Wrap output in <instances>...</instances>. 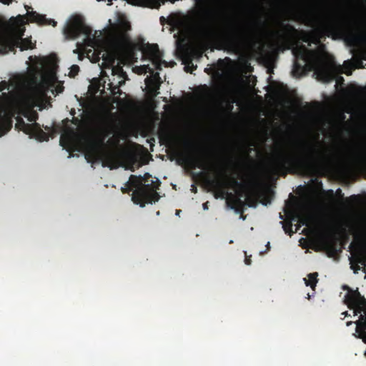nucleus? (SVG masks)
<instances>
[{"label":"nucleus","instance_id":"nucleus-18","mask_svg":"<svg viewBox=\"0 0 366 366\" xmlns=\"http://www.w3.org/2000/svg\"><path fill=\"white\" fill-rule=\"evenodd\" d=\"M228 204L230 208L234 209L237 213H242V206L244 202L241 200L239 197H233L232 202H228Z\"/></svg>","mask_w":366,"mask_h":366},{"label":"nucleus","instance_id":"nucleus-19","mask_svg":"<svg viewBox=\"0 0 366 366\" xmlns=\"http://www.w3.org/2000/svg\"><path fill=\"white\" fill-rule=\"evenodd\" d=\"M198 6L199 13L208 16L209 14V10L207 7V0H194Z\"/></svg>","mask_w":366,"mask_h":366},{"label":"nucleus","instance_id":"nucleus-27","mask_svg":"<svg viewBox=\"0 0 366 366\" xmlns=\"http://www.w3.org/2000/svg\"><path fill=\"white\" fill-rule=\"evenodd\" d=\"M71 123L74 125L78 127V126H79L81 124V119L78 118V117H73V118L71 119Z\"/></svg>","mask_w":366,"mask_h":366},{"label":"nucleus","instance_id":"nucleus-9","mask_svg":"<svg viewBox=\"0 0 366 366\" xmlns=\"http://www.w3.org/2000/svg\"><path fill=\"white\" fill-rule=\"evenodd\" d=\"M151 178L152 175L149 173H145L142 177L132 174L129 177V181L127 182L124 187L122 188V192L124 194H129L130 192H132V200L133 201L134 193L139 189V188H142L144 182H147Z\"/></svg>","mask_w":366,"mask_h":366},{"label":"nucleus","instance_id":"nucleus-44","mask_svg":"<svg viewBox=\"0 0 366 366\" xmlns=\"http://www.w3.org/2000/svg\"><path fill=\"white\" fill-rule=\"evenodd\" d=\"M340 80L343 81V80H344V79H343V77L340 76Z\"/></svg>","mask_w":366,"mask_h":366},{"label":"nucleus","instance_id":"nucleus-14","mask_svg":"<svg viewBox=\"0 0 366 366\" xmlns=\"http://www.w3.org/2000/svg\"><path fill=\"white\" fill-rule=\"evenodd\" d=\"M147 52L156 69L161 70L162 64H164L165 61L162 60L163 53L159 50L158 45L156 44H148Z\"/></svg>","mask_w":366,"mask_h":366},{"label":"nucleus","instance_id":"nucleus-24","mask_svg":"<svg viewBox=\"0 0 366 366\" xmlns=\"http://www.w3.org/2000/svg\"><path fill=\"white\" fill-rule=\"evenodd\" d=\"M79 71V67L78 65H72L70 69L69 76H75L78 72Z\"/></svg>","mask_w":366,"mask_h":366},{"label":"nucleus","instance_id":"nucleus-11","mask_svg":"<svg viewBox=\"0 0 366 366\" xmlns=\"http://www.w3.org/2000/svg\"><path fill=\"white\" fill-rule=\"evenodd\" d=\"M337 234L348 238L349 234L357 236L361 230V224L357 221H342L336 225Z\"/></svg>","mask_w":366,"mask_h":366},{"label":"nucleus","instance_id":"nucleus-22","mask_svg":"<svg viewBox=\"0 0 366 366\" xmlns=\"http://www.w3.org/2000/svg\"><path fill=\"white\" fill-rule=\"evenodd\" d=\"M20 44H21L20 48L21 50L33 49L34 46L31 40L29 38L21 39Z\"/></svg>","mask_w":366,"mask_h":366},{"label":"nucleus","instance_id":"nucleus-10","mask_svg":"<svg viewBox=\"0 0 366 366\" xmlns=\"http://www.w3.org/2000/svg\"><path fill=\"white\" fill-rule=\"evenodd\" d=\"M229 181L234 185L239 184L237 179L229 176L227 172L224 169H222L219 177L210 179L209 184L223 196L224 194V189L228 184Z\"/></svg>","mask_w":366,"mask_h":366},{"label":"nucleus","instance_id":"nucleus-36","mask_svg":"<svg viewBox=\"0 0 366 366\" xmlns=\"http://www.w3.org/2000/svg\"><path fill=\"white\" fill-rule=\"evenodd\" d=\"M70 114L72 117H74L75 114H76V112H75V109H72L70 112Z\"/></svg>","mask_w":366,"mask_h":366},{"label":"nucleus","instance_id":"nucleus-45","mask_svg":"<svg viewBox=\"0 0 366 366\" xmlns=\"http://www.w3.org/2000/svg\"><path fill=\"white\" fill-rule=\"evenodd\" d=\"M338 69H339V70H341V71H342V67H341L340 66H339Z\"/></svg>","mask_w":366,"mask_h":366},{"label":"nucleus","instance_id":"nucleus-30","mask_svg":"<svg viewBox=\"0 0 366 366\" xmlns=\"http://www.w3.org/2000/svg\"><path fill=\"white\" fill-rule=\"evenodd\" d=\"M7 86H8V84L6 81H2L1 82H0V92H2L4 89H6L7 88Z\"/></svg>","mask_w":366,"mask_h":366},{"label":"nucleus","instance_id":"nucleus-38","mask_svg":"<svg viewBox=\"0 0 366 366\" xmlns=\"http://www.w3.org/2000/svg\"><path fill=\"white\" fill-rule=\"evenodd\" d=\"M342 315H344L345 317L349 315L347 311H345V312H342Z\"/></svg>","mask_w":366,"mask_h":366},{"label":"nucleus","instance_id":"nucleus-37","mask_svg":"<svg viewBox=\"0 0 366 366\" xmlns=\"http://www.w3.org/2000/svg\"><path fill=\"white\" fill-rule=\"evenodd\" d=\"M207 204H208V202H205L203 204V208L204 209H208V207H207Z\"/></svg>","mask_w":366,"mask_h":366},{"label":"nucleus","instance_id":"nucleus-32","mask_svg":"<svg viewBox=\"0 0 366 366\" xmlns=\"http://www.w3.org/2000/svg\"><path fill=\"white\" fill-rule=\"evenodd\" d=\"M336 194L340 197H343V194L342 192V190L340 189H338L337 191H336Z\"/></svg>","mask_w":366,"mask_h":366},{"label":"nucleus","instance_id":"nucleus-40","mask_svg":"<svg viewBox=\"0 0 366 366\" xmlns=\"http://www.w3.org/2000/svg\"><path fill=\"white\" fill-rule=\"evenodd\" d=\"M193 187V189H192L193 192H197V187H194V186H192Z\"/></svg>","mask_w":366,"mask_h":366},{"label":"nucleus","instance_id":"nucleus-46","mask_svg":"<svg viewBox=\"0 0 366 366\" xmlns=\"http://www.w3.org/2000/svg\"><path fill=\"white\" fill-rule=\"evenodd\" d=\"M267 247L268 248L269 247V242H267Z\"/></svg>","mask_w":366,"mask_h":366},{"label":"nucleus","instance_id":"nucleus-2","mask_svg":"<svg viewBox=\"0 0 366 366\" xmlns=\"http://www.w3.org/2000/svg\"><path fill=\"white\" fill-rule=\"evenodd\" d=\"M282 31L275 32L287 49H292L296 61L294 63V71L302 72L306 66H311L318 80L330 82L335 78V62L327 63L317 59L313 51L309 50L305 45H297L298 31L290 24L280 23Z\"/></svg>","mask_w":366,"mask_h":366},{"label":"nucleus","instance_id":"nucleus-20","mask_svg":"<svg viewBox=\"0 0 366 366\" xmlns=\"http://www.w3.org/2000/svg\"><path fill=\"white\" fill-rule=\"evenodd\" d=\"M308 278H305L304 280L307 286H310L312 289H315L316 284L317 282V273H310L308 274Z\"/></svg>","mask_w":366,"mask_h":366},{"label":"nucleus","instance_id":"nucleus-1","mask_svg":"<svg viewBox=\"0 0 366 366\" xmlns=\"http://www.w3.org/2000/svg\"><path fill=\"white\" fill-rule=\"evenodd\" d=\"M300 144L299 152L288 151L277 154L269 166V172L282 177L287 174L310 175L325 164L327 157L322 150L312 145Z\"/></svg>","mask_w":366,"mask_h":366},{"label":"nucleus","instance_id":"nucleus-17","mask_svg":"<svg viewBox=\"0 0 366 366\" xmlns=\"http://www.w3.org/2000/svg\"><path fill=\"white\" fill-rule=\"evenodd\" d=\"M27 16L31 22H35L41 25L51 24L53 26L56 25V22L54 19H47L45 15H41L36 11H28Z\"/></svg>","mask_w":366,"mask_h":366},{"label":"nucleus","instance_id":"nucleus-12","mask_svg":"<svg viewBox=\"0 0 366 366\" xmlns=\"http://www.w3.org/2000/svg\"><path fill=\"white\" fill-rule=\"evenodd\" d=\"M326 29L331 34L340 37H345L351 35L347 29V22L340 19H332L327 22Z\"/></svg>","mask_w":366,"mask_h":366},{"label":"nucleus","instance_id":"nucleus-31","mask_svg":"<svg viewBox=\"0 0 366 366\" xmlns=\"http://www.w3.org/2000/svg\"><path fill=\"white\" fill-rule=\"evenodd\" d=\"M184 145L187 147H191L192 146H193V143L189 140H187L185 141L184 142Z\"/></svg>","mask_w":366,"mask_h":366},{"label":"nucleus","instance_id":"nucleus-25","mask_svg":"<svg viewBox=\"0 0 366 366\" xmlns=\"http://www.w3.org/2000/svg\"><path fill=\"white\" fill-rule=\"evenodd\" d=\"M6 42L2 38L0 37V53H6Z\"/></svg>","mask_w":366,"mask_h":366},{"label":"nucleus","instance_id":"nucleus-34","mask_svg":"<svg viewBox=\"0 0 366 366\" xmlns=\"http://www.w3.org/2000/svg\"><path fill=\"white\" fill-rule=\"evenodd\" d=\"M244 262L246 264L249 265L251 264V259L249 258H245Z\"/></svg>","mask_w":366,"mask_h":366},{"label":"nucleus","instance_id":"nucleus-23","mask_svg":"<svg viewBox=\"0 0 366 366\" xmlns=\"http://www.w3.org/2000/svg\"><path fill=\"white\" fill-rule=\"evenodd\" d=\"M343 66L347 69L345 71H343L347 75H350L352 74V70L353 69L352 63L350 61H345L344 62Z\"/></svg>","mask_w":366,"mask_h":366},{"label":"nucleus","instance_id":"nucleus-8","mask_svg":"<svg viewBox=\"0 0 366 366\" xmlns=\"http://www.w3.org/2000/svg\"><path fill=\"white\" fill-rule=\"evenodd\" d=\"M350 248L352 249V258L356 263L354 265L352 262H351V268L355 273H357L360 269V267L358 264L364 267L366 266V244L364 242L357 244L352 242L350 245Z\"/></svg>","mask_w":366,"mask_h":366},{"label":"nucleus","instance_id":"nucleus-26","mask_svg":"<svg viewBox=\"0 0 366 366\" xmlns=\"http://www.w3.org/2000/svg\"><path fill=\"white\" fill-rule=\"evenodd\" d=\"M283 229H284L285 233L288 234L290 236L294 233V232L292 229V225L290 223H289L288 224H285L283 226Z\"/></svg>","mask_w":366,"mask_h":366},{"label":"nucleus","instance_id":"nucleus-41","mask_svg":"<svg viewBox=\"0 0 366 366\" xmlns=\"http://www.w3.org/2000/svg\"><path fill=\"white\" fill-rule=\"evenodd\" d=\"M352 324V321H350V322H347V326H350Z\"/></svg>","mask_w":366,"mask_h":366},{"label":"nucleus","instance_id":"nucleus-6","mask_svg":"<svg viewBox=\"0 0 366 366\" xmlns=\"http://www.w3.org/2000/svg\"><path fill=\"white\" fill-rule=\"evenodd\" d=\"M92 29L87 26L81 16H74L64 29V34L68 39H74L83 34L89 37Z\"/></svg>","mask_w":366,"mask_h":366},{"label":"nucleus","instance_id":"nucleus-4","mask_svg":"<svg viewBox=\"0 0 366 366\" xmlns=\"http://www.w3.org/2000/svg\"><path fill=\"white\" fill-rule=\"evenodd\" d=\"M131 29V25L129 21H123L119 24V30L121 32L120 36L117 38L115 42V46L108 48L103 51L102 58L103 60L102 65L104 68H112V74H117L121 77L126 76L122 66L115 65L117 61L119 60L120 54L119 49L125 48L130 44V39L127 32Z\"/></svg>","mask_w":366,"mask_h":366},{"label":"nucleus","instance_id":"nucleus-43","mask_svg":"<svg viewBox=\"0 0 366 366\" xmlns=\"http://www.w3.org/2000/svg\"><path fill=\"white\" fill-rule=\"evenodd\" d=\"M357 63H358L360 65H362V62L360 60H359Z\"/></svg>","mask_w":366,"mask_h":366},{"label":"nucleus","instance_id":"nucleus-7","mask_svg":"<svg viewBox=\"0 0 366 366\" xmlns=\"http://www.w3.org/2000/svg\"><path fill=\"white\" fill-rule=\"evenodd\" d=\"M174 154L177 158L179 164L181 162L190 163L202 169H209L212 167L210 162L203 157H192L177 148L174 150Z\"/></svg>","mask_w":366,"mask_h":366},{"label":"nucleus","instance_id":"nucleus-21","mask_svg":"<svg viewBox=\"0 0 366 366\" xmlns=\"http://www.w3.org/2000/svg\"><path fill=\"white\" fill-rule=\"evenodd\" d=\"M146 84L149 87L152 95L156 97L158 94L157 91L159 89V86L153 80H149L148 79H146Z\"/></svg>","mask_w":366,"mask_h":366},{"label":"nucleus","instance_id":"nucleus-42","mask_svg":"<svg viewBox=\"0 0 366 366\" xmlns=\"http://www.w3.org/2000/svg\"><path fill=\"white\" fill-rule=\"evenodd\" d=\"M62 90H63V89H62V88H59V89H58V92H62Z\"/></svg>","mask_w":366,"mask_h":366},{"label":"nucleus","instance_id":"nucleus-16","mask_svg":"<svg viewBox=\"0 0 366 366\" xmlns=\"http://www.w3.org/2000/svg\"><path fill=\"white\" fill-rule=\"evenodd\" d=\"M322 244L329 257H333L342 251V248L339 247L338 239L335 236L325 238L322 240Z\"/></svg>","mask_w":366,"mask_h":366},{"label":"nucleus","instance_id":"nucleus-5","mask_svg":"<svg viewBox=\"0 0 366 366\" xmlns=\"http://www.w3.org/2000/svg\"><path fill=\"white\" fill-rule=\"evenodd\" d=\"M161 182L159 179H149L147 182H144L142 188L134 193L133 202L139 204L141 207H145L146 204H152L159 199V194L157 192L160 187Z\"/></svg>","mask_w":366,"mask_h":366},{"label":"nucleus","instance_id":"nucleus-13","mask_svg":"<svg viewBox=\"0 0 366 366\" xmlns=\"http://www.w3.org/2000/svg\"><path fill=\"white\" fill-rule=\"evenodd\" d=\"M17 122L16 124V128L23 131L26 134H31L36 132L38 133V139L40 141L44 140L46 134L39 128L38 124H26L24 119L21 117L17 118Z\"/></svg>","mask_w":366,"mask_h":366},{"label":"nucleus","instance_id":"nucleus-29","mask_svg":"<svg viewBox=\"0 0 366 366\" xmlns=\"http://www.w3.org/2000/svg\"><path fill=\"white\" fill-rule=\"evenodd\" d=\"M106 159L108 162H113L115 159V157L113 154H108L106 156Z\"/></svg>","mask_w":366,"mask_h":366},{"label":"nucleus","instance_id":"nucleus-47","mask_svg":"<svg viewBox=\"0 0 366 366\" xmlns=\"http://www.w3.org/2000/svg\"><path fill=\"white\" fill-rule=\"evenodd\" d=\"M241 217H242L243 219H245V217L242 216V214L241 215Z\"/></svg>","mask_w":366,"mask_h":366},{"label":"nucleus","instance_id":"nucleus-35","mask_svg":"<svg viewBox=\"0 0 366 366\" xmlns=\"http://www.w3.org/2000/svg\"><path fill=\"white\" fill-rule=\"evenodd\" d=\"M301 222L303 224L307 225V222H308L307 219H304L301 220Z\"/></svg>","mask_w":366,"mask_h":366},{"label":"nucleus","instance_id":"nucleus-15","mask_svg":"<svg viewBox=\"0 0 366 366\" xmlns=\"http://www.w3.org/2000/svg\"><path fill=\"white\" fill-rule=\"evenodd\" d=\"M182 54V62L184 64V70L187 72L192 73L197 69V66L193 64L194 51L187 46H183L180 49Z\"/></svg>","mask_w":366,"mask_h":366},{"label":"nucleus","instance_id":"nucleus-39","mask_svg":"<svg viewBox=\"0 0 366 366\" xmlns=\"http://www.w3.org/2000/svg\"><path fill=\"white\" fill-rule=\"evenodd\" d=\"M303 41H304L305 42H308L309 39H308V38H307V37H305V38H304V39H303Z\"/></svg>","mask_w":366,"mask_h":366},{"label":"nucleus","instance_id":"nucleus-28","mask_svg":"<svg viewBox=\"0 0 366 366\" xmlns=\"http://www.w3.org/2000/svg\"><path fill=\"white\" fill-rule=\"evenodd\" d=\"M246 201L249 207H253L254 205V199L252 197H247Z\"/></svg>","mask_w":366,"mask_h":366},{"label":"nucleus","instance_id":"nucleus-33","mask_svg":"<svg viewBox=\"0 0 366 366\" xmlns=\"http://www.w3.org/2000/svg\"><path fill=\"white\" fill-rule=\"evenodd\" d=\"M102 121L104 124H107L108 123V121H109V117L108 116H104L103 118H102Z\"/></svg>","mask_w":366,"mask_h":366},{"label":"nucleus","instance_id":"nucleus-3","mask_svg":"<svg viewBox=\"0 0 366 366\" xmlns=\"http://www.w3.org/2000/svg\"><path fill=\"white\" fill-rule=\"evenodd\" d=\"M268 28V23L260 16L229 24L219 35V40L222 48L236 51L244 46L257 42Z\"/></svg>","mask_w":366,"mask_h":366}]
</instances>
